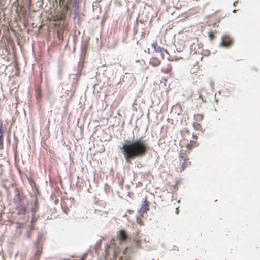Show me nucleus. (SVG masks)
Instances as JSON below:
<instances>
[{"label":"nucleus","mask_w":260,"mask_h":260,"mask_svg":"<svg viewBox=\"0 0 260 260\" xmlns=\"http://www.w3.org/2000/svg\"><path fill=\"white\" fill-rule=\"evenodd\" d=\"M87 47H88V46H87V44H85V45L83 46V48H82V50H83V51H84V52H86V50H87Z\"/></svg>","instance_id":"4be33fe9"},{"label":"nucleus","mask_w":260,"mask_h":260,"mask_svg":"<svg viewBox=\"0 0 260 260\" xmlns=\"http://www.w3.org/2000/svg\"><path fill=\"white\" fill-rule=\"evenodd\" d=\"M134 212V211H133V210H129V211H128V212H129V213H132V212Z\"/></svg>","instance_id":"a878e982"},{"label":"nucleus","mask_w":260,"mask_h":260,"mask_svg":"<svg viewBox=\"0 0 260 260\" xmlns=\"http://www.w3.org/2000/svg\"><path fill=\"white\" fill-rule=\"evenodd\" d=\"M216 23H215L213 24H209L208 26H213V27H215L216 26Z\"/></svg>","instance_id":"b1692460"},{"label":"nucleus","mask_w":260,"mask_h":260,"mask_svg":"<svg viewBox=\"0 0 260 260\" xmlns=\"http://www.w3.org/2000/svg\"><path fill=\"white\" fill-rule=\"evenodd\" d=\"M198 146V143L194 140H191L189 143L186 145L187 150L189 152L194 147Z\"/></svg>","instance_id":"9d476101"},{"label":"nucleus","mask_w":260,"mask_h":260,"mask_svg":"<svg viewBox=\"0 0 260 260\" xmlns=\"http://www.w3.org/2000/svg\"><path fill=\"white\" fill-rule=\"evenodd\" d=\"M193 138L194 140H196L198 139V136L197 135H195L194 134L192 135Z\"/></svg>","instance_id":"5701e85b"},{"label":"nucleus","mask_w":260,"mask_h":260,"mask_svg":"<svg viewBox=\"0 0 260 260\" xmlns=\"http://www.w3.org/2000/svg\"><path fill=\"white\" fill-rule=\"evenodd\" d=\"M149 147L144 141L141 139L133 142L128 141L121 148L122 153L126 162H130L137 157L144 156Z\"/></svg>","instance_id":"f257e3e1"},{"label":"nucleus","mask_w":260,"mask_h":260,"mask_svg":"<svg viewBox=\"0 0 260 260\" xmlns=\"http://www.w3.org/2000/svg\"><path fill=\"white\" fill-rule=\"evenodd\" d=\"M117 237L121 241H125L128 238L126 231L124 230H120L118 232Z\"/></svg>","instance_id":"6e6552de"},{"label":"nucleus","mask_w":260,"mask_h":260,"mask_svg":"<svg viewBox=\"0 0 260 260\" xmlns=\"http://www.w3.org/2000/svg\"><path fill=\"white\" fill-rule=\"evenodd\" d=\"M3 147V133L2 131V125H0V149Z\"/></svg>","instance_id":"f8f14e48"},{"label":"nucleus","mask_w":260,"mask_h":260,"mask_svg":"<svg viewBox=\"0 0 260 260\" xmlns=\"http://www.w3.org/2000/svg\"><path fill=\"white\" fill-rule=\"evenodd\" d=\"M172 70V67L170 64H168L166 68H162L161 71L165 73H168L170 72Z\"/></svg>","instance_id":"2eb2a0df"},{"label":"nucleus","mask_w":260,"mask_h":260,"mask_svg":"<svg viewBox=\"0 0 260 260\" xmlns=\"http://www.w3.org/2000/svg\"><path fill=\"white\" fill-rule=\"evenodd\" d=\"M193 126L196 130L203 132L202 125L200 123L195 122L193 124Z\"/></svg>","instance_id":"dca6fc26"},{"label":"nucleus","mask_w":260,"mask_h":260,"mask_svg":"<svg viewBox=\"0 0 260 260\" xmlns=\"http://www.w3.org/2000/svg\"><path fill=\"white\" fill-rule=\"evenodd\" d=\"M151 46L153 48L155 52L160 53L162 59H164V52L168 54L167 50L159 46L156 41H155L152 43Z\"/></svg>","instance_id":"423d86ee"},{"label":"nucleus","mask_w":260,"mask_h":260,"mask_svg":"<svg viewBox=\"0 0 260 260\" xmlns=\"http://www.w3.org/2000/svg\"><path fill=\"white\" fill-rule=\"evenodd\" d=\"M189 152L188 151H184L182 150L180 151L178 156V159L174 162V166L177 172H182L185 169L191 165V162L189 161L188 155Z\"/></svg>","instance_id":"f03ea898"},{"label":"nucleus","mask_w":260,"mask_h":260,"mask_svg":"<svg viewBox=\"0 0 260 260\" xmlns=\"http://www.w3.org/2000/svg\"><path fill=\"white\" fill-rule=\"evenodd\" d=\"M134 242H135L136 247L138 248H141V241L138 239H134Z\"/></svg>","instance_id":"aec40b11"},{"label":"nucleus","mask_w":260,"mask_h":260,"mask_svg":"<svg viewBox=\"0 0 260 260\" xmlns=\"http://www.w3.org/2000/svg\"><path fill=\"white\" fill-rule=\"evenodd\" d=\"M64 18L65 17L49 18V21H52V24L58 27L57 31V38L59 42H61V43L63 40V31L67 29L68 26V23Z\"/></svg>","instance_id":"7ed1b4c3"},{"label":"nucleus","mask_w":260,"mask_h":260,"mask_svg":"<svg viewBox=\"0 0 260 260\" xmlns=\"http://www.w3.org/2000/svg\"><path fill=\"white\" fill-rule=\"evenodd\" d=\"M182 134L183 136H185L186 134H190V131L187 129H184V130H183Z\"/></svg>","instance_id":"412c9836"},{"label":"nucleus","mask_w":260,"mask_h":260,"mask_svg":"<svg viewBox=\"0 0 260 260\" xmlns=\"http://www.w3.org/2000/svg\"><path fill=\"white\" fill-rule=\"evenodd\" d=\"M232 43L231 38L228 35H224L222 37L221 45L224 47H229Z\"/></svg>","instance_id":"0eeeda50"},{"label":"nucleus","mask_w":260,"mask_h":260,"mask_svg":"<svg viewBox=\"0 0 260 260\" xmlns=\"http://www.w3.org/2000/svg\"><path fill=\"white\" fill-rule=\"evenodd\" d=\"M142 217H140V216L137 218V222L140 225H144V221L141 219Z\"/></svg>","instance_id":"6ab92c4d"},{"label":"nucleus","mask_w":260,"mask_h":260,"mask_svg":"<svg viewBox=\"0 0 260 260\" xmlns=\"http://www.w3.org/2000/svg\"><path fill=\"white\" fill-rule=\"evenodd\" d=\"M160 63L161 60L155 56H153L150 59L149 64L153 67H158Z\"/></svg>","instance_id":"1a4fd4ad"},{"label":"nucleus","mask_w":260,"mask_h":260,"mask_svg":"<svg viewBox=\"0 0 260 260\" xmlns=\"http://www.w3.org/2000/svg\"><path fill=\"white\" fill-rule=\"evenodd\" d=\"M71 2V0H59V7L62 15L68 14V12L70 10Z\"/></svg>","instance_id":"20e7f679"},{"label":"nucleus","mask_w":260,"mask_h":260,"mask_svg":"<svg viewBox=\"0 0 260 260\" xmlns=\"http://www.w3.org/2000/svg\"><path fill=\"white\" fill-rule=\"evenodd\" d=\"M148 211L147 210H145V209H143V210H142L141 208H140L139 210H138V213H139V216L140 217H143L144 216V214L146 213Z\"/></svg>","instance_id":"a211bd4d"},{"label":"nucleus","mask_w":260,"mask_h":260,"mask_svg":"<svg viewBox=\"0 0 260 260\" xmlns=\"http://www.w3.org/2000/svg\"><path fill=\"white\" fill-rule=\"evenodd\" d=\"M61 44V42H57L56 40H54L50 46V49H53V48L58 47L59 45Z\"/></svg>","instance_id":"4468645a"},{"label":"nucleus","mask_w":260,"mask_h":260,"mask_svg":"<svg viewBox=\"0 0 260 260\" xmlns=\"http://www.w3.org/2000/svg\"><path fill=\"white\" fill-rule=\"evenodd\" d=\"M190 73L191 74L190 79L192 82L195 84L197 82V81L195 80V76H198V78H199L203 76L200 70L199 67L197 65H193L190 68Z\"/></svg>","instance_id":"39448f33"},{"label":"nucleus","mask_w":260,"mask_h":260,"mask_svg":"<svg viewBox=\"0 0 260 260\" xmlns=\"http://www.w3.org/2000/svg\"><path fill=\"white\" fill-rule=\"evenodd\" d=\"M195 78H196V80H197V81L200 79L201 77H200L199 78H198V76H195Z\"/></svg>","instance_id":"393cba45"},{"label":"nucleus","mask_w":260,"mask_h":260,"mask_svg":"<svg viewBox=\"0 0 260 260\" xmlns=\"http://www.w3.org/2000/svg\"><path fill=\"white\" fill-rule=\"evenodd\" d=\"M216 32H217L216 30H215L214 32L211 31L208 32V36H209V38L210 40H213L215 38V36L214 33H216Z\"/></svg>","instance_id":"f3484780"},{"label":"nucleus","mask_w":260,"mask_h":260,"mask_svg":"<svg viewBox=\"0 0 260 260\" xmlns=\"http://www.w3.org/2000/svg\"><path fill=\"white\" fill-rule=\"evenodd\" d=\"M117 260V259H116ZM119 260H123V258H122V257H121L120 258H119Z\"/></svg>","instance_id":"bb28decb"},{"label":"nucleus","mask_w":260,"mask_h":260,"mask_svg":"<svg viewBox=\"0 0 260 260\" xmlns=\"http://www.w3.org/2000/svg\"><path fill=\"white\" fill-rule=\"evenodd\" d=\"M194 119L196 121H201L204 119V116L203 114H197L194 116Z\"/></svg>","instance_id":"ddd939ff"},{"label":"nucleus","mask_w":260,"mask_h":260,"mask_svg":"<svg viewBox=\"0 0 260 260\" xmlns=\"http://www.w3.org/2000/svg\"><path fill=\"white\" fill-rule=\"evenodd\" d=\"M140 208H141L142 210L145 209V210H146L147 211L149 210V202L147 200L146 197L143 199V204Z\"/></svg>","instance_id":"9b49d317"}]
</instances>
